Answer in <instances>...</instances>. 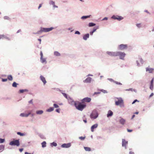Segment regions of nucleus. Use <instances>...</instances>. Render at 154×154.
I'll return each mask as SVG.
<instances>
[{
    "mask_svg": "<svg viewBox=\"0 0 154 154\" xmlns=\"http://www.w3.org/2000/svg\"><path fill=\"white\" fill-rule=\"evenodd\" d=\"M119 105H120V106L121 107H124V104L123 103H122L120 104Z\"/></svg>",
    "mask_w": 154,
    "mask_h": 154,
    "instance_id": "58",
    "label": "nucleus"
},
{
    "mask_svg": "<svg viewBox=\"0 0 154 154\" xmlns=\"http://www.w3.org/2000/svg\"><path fill=\"white\" fill-rule=\"evenodd\" d=\"M99 114L98 111L96 109L93 110L90 115L91 119H95L98 116Z\"/></svg>",
    "mask_w": 154,
    "mask_h": 154,
    "instance_id": "2",
    "label": "nucleus"
},
{
    "mask_svg": "<svg viewBox=\"0 0 154 154\" xmlns=\"http://www.w3.org/2000/svg\"><path fill=\"white\" fill-rule=\"evenodd\" d=\"M36 113L37 114L41 115L43 113V111L42 110H38L36 111Z\"/></svg>",
    "mask_w": 154,
    "mask_h": 154,
    "instance_id": "28",
    "label": "nucleus"
},
{
    "mask_svg": "<svg viewBox=\"0 0 154 154\" xmlns=\"http://www.w3.org/2000/svg\"><path fill=\"white\" fill-rule=\"evenodd\" d=\"M86 106V105L77 102L75 107L78 110L82 111Z\"/></svg>",
    "mask_w": 154,
    "mask_h": 154,
    "instance_id": "1",
    "label": "nucleus"
},
{
    "mask_svg": "<svg viewBox=\"0 0 154 154\" xmlns=\"http://www.w3.org/2000/svg\"><path fill=\"white\" fill-rule=\"evenodd\" d=\"M113 115V112L111 110H109L107 114V117L108 118L112 116Z\"/></svg>",
    "mask_w": 154,
    "mask_h": 154,
    "instance_id": "21",
    "label": "nucleus"
},
{
    "mask_svg": "<svg viewBox=\"0 0 154 154\" xmlns=\"http://www.w3.org/2000/svg\"><path fill=\"white\" fill-rule=\"evenodd\" d=\"M116 84L117 85H122V84L120 82H118L117 81H115V82Z\"/></svg>",
    "mask_w": 154,
    "mask_h": 154,
    "instance_id": "53",
    "label": "nucleus"
},
{
    "mask_svg": "<svg viewBox=\"0 0 154 154\" xmlns=\"http://www.w3.org/2000/svg\"><path fill=\"white\" fill-rule=\"evenodd\" d=\"M39 136L42 139H43L44 138V136L42 134H40L39 135Z\"/></svg>",
    "mask_w": 154,
    "mask_h": 154,
    "instance_id": "50",
    "label": "nucleus"
},
{
    "mask_svg": "<svg viewBox=\"0 0 154 154\" xmlns=\"http://www.w3.org/2000/svg\"><path fill=\"white\" fill-rule=\"evenodd\" d=\"M4 19L5 20H9L10 19V18L8 17L7 16H5V17H4Z\"/></svg>",
    "mask_w": 154,
    "mask_h": 154,
    "instance_id": "49",
    "label": "nucleus"
},
{
    "mask_svg": "<svg viewBox=\"0 0 154 154\" xmlns=\"http://www.w3.org/2000/svg\"><path fill=\"white\" fill-rule=\"evenodd\" d=\"M17 134L18 135H19L20 136H24L25 135V134L23 133H22L20 132H18L17 133Z\"/></svg>",
    "mask_w": 154,
    "mask_h": 154,
    "instance_id": "40",
    "label": "nucleus"
},
{
    "mask_svg": "<svg viewBox=\"0 0 154 154\" xmlns=\"http://www.w3.org/2000/svg\"><path fill=\"white\" fill-rule=\"evenodd\" d=\"M136 26L138 28H140L142 27L141 23H137L136 24Z\"/></svg>",
    "mask_w": 154,
    "mask_h": 154,
    "instance_id": "41",
    "label": "nucleus"
},
{
    "mask_svg": "<svg viewBox=\"0 0 154 154\" xmlns=\"http://www.w3.org/2000/svg\"><path fill=\"white\" fill-rule=\"evenodd\" d=\"M5 148V145H0V152L2 151Z\"/></svg>",
    "mask_w": 154,
    "mask_h": 154,
    "instance_id": "33",
    "label": "nucleus"
},
{
    "mask_svg": "<svg viewBox=\"0 0 154 154\" xmlns=\"http://www.w3.org/2000/svg\"><path fill=\"white\" fill-rule=\"evenodd\" d=\"M53 106L54 108H57L59 107V106L58 105L55 103H54L53 104Z\"/></svg>",
    "mask_w": 154,
    "mask_h": 154,
    "instance_id": "46",
    "label": "nucleus"
},
{
    "mask_svg": "<svg viewBox=\"0 0 154 154\" xmlns=\"http://www.w3.org/2000/svg\"><path fill=\"white\" fill-rule=\"evenodd\" d=\"M85 138V137H79V138L81 140H84Z\"/></svg>",
    "mask_w": 154,
    "mask_h": 154,
    "instance_id": "47",
    "label": "nucleus"
},
{
    "mask_svg": "<svg viewBox=\"0 0 154 154\" xmlns=\"http://www.w3.org/2000/svg\"><path fill=\"white\" fill-rule=\"evenodd\" d=\"M51 146H57V144L56 143L53 142L51 143Z\"/></svg>",
    "mask_w": 154,
    "mask_h": 154,
    "instance_id": "39",
    "label": "nucleus"
},
{
    "mask_svg": "<svg viewBox=\"0 0 154 154\" xmlns=\"http://www.w3.org/2000/svg\"><path fill=\"white\" fill-rule=\"evenodd\" d=\"M7 79H2V81L3 82H5L7 81Z\"/></svg>",
    "mask_w": 154,
    "mask_h": 154,
    "instance_id": "55",
    "label": "nucleus"
},
{
    "mask_svg": "<svg viewBox=\"0 0 154 154\" xmlns=\"http://www.w3.org/2000/svg\"><path fill=\"white\" fill-rule=\"evenodd\" d=\"M49 4L50 5L53 6V8L54 9L55 8H58V6L55 5V2L54 1L52 0H50L49 1Z\"/></svg>",
    "mask_w": 154,
    "mask_h": 154,
    "instance_id": "12",
    "label": "nucleus"
},
{
    "mask_svg": "<svg viewBox=\"0 0 154 154\" xmlns=\"http://www.w3.org/2000/svg\"><path fill=\"white\" fill-rule=\"evenodd\" d=\"M83 121L85 123H86L87 122V119L86 118L85 119H83Z\"/></svg>",
    "mask_w": 154,
    "mask_h": 154,
    "instance_id": "64",
    "label": "nucleus"
},
{
    "mask_svg": "<svg viewBox=\"0 0 154 154\" xmlns=\"http://www.w3.org/2000/svg\"><path fill=\"white\" fill-rule=\"evenodd\" d=\"M7 79L9 81H12L13 79V78L12 75H8Z\"/></svg>",
    "mask_w": 154,
    "mask_h": 154,
    "instance_id": "32",
    "label": "nucleus"
},
{
    "mask_svg": "<svg viewBox=\"0 0 154 154\" xmlns=\"http://www.w3.org/2000/svg\"><path fill=\"white\" fill-rule=\"evenodd\" d=\"M106 54L111 57H116L117 51H107L106 52Z\"/></svg>",
    "mask_w": 154,
    "mask_h": 154,
    "instance_id": "8",
    "label": "nucleus"
},
{
    "mask_svg": "<svg viewBox=\"0 0 154 154\" xmlns=\"http://www.w3.org/2000/svg\"><path fill=\"white\" fill-rule=\"evenodd\" d=\"M96 25V24L92 22L89 23L88 26L89 27H93Z\"/></svg>",
    "mask_w": 154,
    "mask_h": 154,
    "instance_id": "29",
    "label": "nucleus"
},
{
    "mask_svg": "<svg viewBox=\"0 0 154 154\" xmlns=\"http://www.w3.org/2000/svg\"><path fill=\"white\" fill-rule=\"evenodd\" d=\"M41 144L42 145V147L44 148L46 146V143L45 141H44Z\"/></svg>",
    "mask_w": 154,
    "mask_h": 154,
    "instance_id": "35",
    "label": "nucleus"
},
{
    "mask_svg": "<svg viewBox=\"0 0 154 154\" xmlns=\"http://www.w3.org/2000/svg\"><path fill=\"white\" fill-rule=\"evenodd\" d=\"M61 93L63 95V96L66 99H69V97L68 98V97L67 95L66 94L64 93H63V92H62Z\"/></svg>",
    "mask_w": 154,
    "mask_h": 154,
    "instance_id": "43",
    "label": "nucleus"
},
{
    "mask_svg": "<svg viewBox=\"0 0 154 154\" xmlns=\"http://www.w3.org/2000/svg\"><path fill=\"white\" fill-rule=\"evenodd\" d=\"M140 62L142 63L143 64V60L142 59V58H141L140 59Z\"/></svg>",
    "mask_w": 154,
    "mask_h": 154,
    "instance_id": "63",
    "label": "nucleus"
},
{
    "mask_svg": "<svg viewBox=\"0 0 154 154\" xmlns=\"http://www.w3.org/2000/svg\"><path fill=\"white\" fill-rule=\"evenodd\" d=\"M71 146V143H64L63 144L61 145V147L62 148H69Z\"/></svg>",
    "mask_w": 154,
    "mask_h": 154,
    "instance_id": "11",
    "label": "nucleus"
},
{
    "mask_svg": "<svg viewBox=\"0 0 154 154\" xmlns=\"http://www.w3.org/2000/svg\"><path fill=\"white\" fill-rule=\"evenodd\" d=\"M54 110V108L53 107H50L49 108L46 110L47 112H50Z\"/></svg>",
    "mask_w": 154,
    "mask_h": 154,
    "instance_id": "30",
    "label": "nucleus"
},
{
    "mask_svg": "<svg viewBox=\"0 0 154 154\" xmlns=\"http://www.w3.org/2000/svg\"><path fill=\"white\" fill-rule=\"evenodd\" d=\"M154 79L153 78L152 79L150 82V84H153Z\"/></svg>",
    "mask_w": 154,
    "mask_h": 154,
    "instance_id": "62",
    "label": "nucleus"
},
{
    "mask_svg": "<svg viewBox=\"0 0 154 154\" xmlns=\"http://www.w3.org/2000/svg\"><path fill=\"white\" fill-rule=\"evenodd\" d=\"M100 93V92H95L93 94V95H95L96 94H99Z\"/></svg>",
    "mask_w": 154,
    "mask_h": 154,
    "instance_id": "54",
    "label": "nucleus"
},
{
    "mask_svg": "<svg viewBox=\"0 0 154 154\" xmlns=\"http://www.w3.org/2000/svg\"><path fill=\"white\" fill-rule=\"evenodd\" d=\"M54 55L56 57H59L61 56V54L58 51H55L54 52Z\"/></svg>",
    "mask_w": 154,
    "mask_h": 154,
    "instance_id": "27",
    "label": "nucleus"
},
{
    "mask_svg": "<svg viewBox=\"0 0 154 154\" xmlns=\"http://www.w3.org/2000/svg\"><path fill=\"white\" fill-rule=\"evenodd\" d=\"M40 79L43 82L44 85H45L47 83L45 78L42 75H41L40 76Z\"/></svg>",
    "mask_w": 154,
    "mask_h": 154,
    "instance_id": "17",
    "label": "nucleus"
},
{
    "mask_svg": "<svg viewBox=\"0 0 154 154\" xmlns=\"http://www.w3.org/2000/svg\"><path fill=\"white\" fill-rule=\"evenodd\" d=\"M40 60L41 62L42 63L46 64L47 63L46 59L45 58L42 57V58H40Z\"/></svg>",
    "mask_w": 154,
    "mask_h": 154,
    "instance_id": "24",
    "label": "nucleus"
},
{
    "mask_svg": "<svg viewBox=\"0 0 154 154\" xmlns=\"http://www.w3.org/2000/svg\"><path fill=\"white\" fill-rule=\"evenodd\" d=\"M111 18L114 20H117L119 21L121 20L124 19L123 17L118 15H113L111 17Z\"/></svg>",
    "mask_w": 154,
    "mask_h": 154,
    "instance_id": "6",
    "label": "nucleus"
},
{
    "mask_svg": "<svg viewBox=\"0 0 154 154\" xmlns=\"http://www.w3.org/2000/svg\"><path fill=\"white\" fill-rule=\"evenodd\" d=\"M98 90L102 92L104 94L107 93H108V92L106 90H104L103 89H99Z\"/></svg>",
    "mask_w": 154,
    "mask_h": 154,
    "instance_id": "42",
    "label": "nucleus"
},
{
    "mask_svg": "<svg viewBox=\"0 0 154 154\" xmlns=\"http://www.w3.org/2000/svg\"><path fill=\"white\" fill-rule=\"evenodd\" d=\"M44 32L43 29V27H41L40 28V30L37 32H33V33L34 34H40L42 32Z\"/></svg>",
    "mask_w": 154,
    "mask_h": 154,
    "instance_id": "20",
    "label": "nucleus"
},
{
    "mask_svg": "<svg viewBox=\"0 0 154 154\" xmlns=\"http://www.w3.org/2000/svg\"><path fill=\"white\" fill-rule=\"evenodd\" d=\"M91 99L90 97H86L84 98L82 100V102H89L91 101Z\"/></svg>",
    "mask_w": 154,
    "mask_h": 154,
    "instance_id": "14",
    "label": "nucleus"
},
{
    "mask_svg": "<svg viewBox=\"0 0 154 154\" xmlns=\"http://www.w3.org/2000/svg\"><path fill=\"white\" fill-rule=\"evenodd\" d=\"M68 102L69 104L71 105H74L75 106L76 105L78 101H75L69 97Z\"/></svg>",
    "mask_w": 154,
    "mask_h": 154,
    "instance_id": "7",
    "label": "nucleus"
},
{
    "mask_svg": "<svg viewBox=\"0 0 154 154\" xmlns=\"http://www.w3.org/2000/svg\"><path fill=\"white\" fill-rule=\"evenodd\" d=\"M136 63L137 64V66H140V63H139V62L138 60H136Z\"/></svg>",
    "mask_w": 154,
    "mask_h": 154,
    "instance_id": "57",
    "label": "nucleus"
},
{
    "mask_svg": "<svg viewBox=\"0 0 154 154\" xmlns=\"http://www.w3.org/2000/svg\"><path fill=\"white\" fill-rule=\"evenodd\" d=\"M126 54L124 52L122 51H117L116 57L119 56L120 59L124 60Z\"/></svg>",
    "mask_w": 154,
    "mask_h": 154,
    "instance_id": "3",
    "label": "nucleus"
},
{
    "mask_svg": "<svg viewBox=\"0 0 154 154\" xmlns=\"http://www.w3.org/2000/svg\"><path fill=\"white\" fill-rule=\"evenodd\" d=\"M40 55L41 56L40 58H42V57H43V54L42 51H41L40 52Z\"/></svg>",
    "mask_w": 154,
    "mask_h": 154,
    "instance_id": "52",
    "label": "nucleus"
},
{
    "mask_svg": "<svg viewBox=\"0 0 154 154\" xmlns=\"http://www.w3.org/2000/svg\"><path fill=\"white\" fill-rule=\"evenodd\" d=\"M5 141V139L0 138V143H4Z\"/></svg>",
    "mask_w": 154,
    "mask_h": 154,
    "instance_id": "45",
    "label": "nucleus"
},
{
    "mask_svg": "<svg viewBox=\"0 0 154 154\" xmlns=\"http://www.w3.org/2000/svg\"><path fill=\"white\" fill-rule=\"evenodd\" d=\"M91 16V15L83 16L81 18L82 20H84L85 19L90 17Z\"/></svg>",
    "mask_w": 154,
    "mask_h": 154,
    "instance_id": "25",
    "label": "nucleus"
},
{
    "mask_svg": "<svg viewBox=\"0 0 154 154\" xmlns=\"http://www.w3.org/2000/svg\"><path fill=\"white\" fill-rule=\"evenodd\" d=\"M89 33L86 34L83 36V38L85 40H86L89 38Z\"/></svg>",
    "mask_w": 154,
    "mask_h": 154,
    "instance_id": "22",
    "label": "nucleus"
},
{
    "mask_svg": "<svg viewBox=\"0 0 154 154\" xmlns=\"http://www.w3.org/2000/svg\"><path fill=\"white\" fill-rule=\"evenodd\" d=\"M56 111L58 112L59 113L60 112V109H57L55 110Z\"/></svg>",
    "mask_w": 154,
    "mask_h": 154,
    "instance_id": "59",
    "label": "nucleus"
},
{
    "mask_svg": "<svg viewBox=\"0 0 154 154\" xmlns=\"http://www.w3.org/2000/svg\"><path fill=\"white\" fill-rule=\"evenodd\" d=\"M18 85V84L16 82H14L12 84V86L16 88L17 87V86Z\"/></svg>",
    "mask_w": 154,
    "mask_h": 154,
    "instance_id": "38",
    "label": "nucleus"
},
{
    "mask_svg": "<svg viewBox=\"0 0 154 154\" xmlns=\"http://www.w3.org/2000/svg\"><path fill=\"white\" fill-rule=\"evenodd\" d=\"M84 149L87 151H90L91 150V148L89 147H84Z\"/></svg>",
    "mask_w": 154,
    "mask_h": 154,
    "instance_id": "36",
    "label": "nucleus"
},
{
    "mask_svg": "<svg viewBox=\"0 0 154 154\" xmlns=\"http://www.w3.org/2000/svg\"><path fill=\"white\" fill-rule=\"evenodd\" d=\"M31 114V112H29L28 114H26L24 113H21L20 114V116L22 117H27L29 116V115Z\"/></svg>",
    "mask_w": 154,
    "mask_h": 154,
    "instance_id": "18",
    "label": "nucleus"
},
{
    "mask_svg": "<svg viewBox=\"0 0 154 154\" xmlns=\"http://www.w3.org/2000/svg\"><path fill=\"white\" fill-rule=\"evenodd\" d=\"M107 79L111 82H115V81L111 78H108Z\"/></svg>",
    "mask_w": 154,
    "mask_h": 154,
    "instance_id": "48",
    "label": "nucleus"
},
{
    "mask_svg": "<svg viewBox=\"0 0 154 154\" xmlns=\"http://www.w3.org/2000/svg\"><path fill=\"white\" fill-rule=\"evenodd\" d=\"M128 141H126L125 139H122V146L123 147H124L125 149H126L127 148L126 146L128 145Z\"/></svg>",
    "mask_w": 154,
    "mask_h": 154,
    "instance_id": "13",
    "label": "nucleus"
},
{
    "mask_svg": "<svg viewBox=\"0 0 154 154\" xmlns=\"http://www.w3.org/2000/svg\"><path fill=\"white\" fill-rule=\"evenodd\" d=\"M139 102V101L138 100H137V99H136L135 100H134L133 102L132 103V104H134L135 102Z\"/></svg>",
    "mask_w": 154,
    "mask_h": 154,
    "instance_id": "56",
    "label": "nucleus"
},
{
    "mask_svg": "<svg viewBox=\"0 0 154 154\" xmlns=\"http://www.w3.org/2000/svg\"><path fill=\"white\" fill-rule=\"evenodd\" d=\"M117 99H118V100L117 101H116L115 102V104L116 105L118 106L120 104L123 103V100L122 98H117Z\"/></svg>",
    "mask_w": 154,
    "mask_h": 154,
    "instance_id": "10",
    "label": "nucleus"
},
{
    "mask_svg": "<svg viewBox=\"0 0 154 154\" xmlns=\"http://www.w3.org/2000/svg\"><path fill=\"white\" fill-rule=\"evenodd\" d=\"M29 90L27 89H20L19 91V93H23L24 92H27Z\"/></svg>",
    "mask_w": 154,
    "mask_h": 154,
    "instance_id": "26",
    "label": "nucleus"
},
{
    "mask_svg": "<svg viewBox=\"0 0 154 154\" xmlns=\"http://www.w3.org/2000/svg\"><path fill=\"white\" fill-rule=\"evenodd\" d=\"M75 34H76L80 35V33L79 31H75Z\"/></svg>",
    "mask_w": 154,
    "mask_h": 154,
    "instance_id": "51",
    "label": "nucleus"
},
{
    "mask_svg": "<svg viewBox=\"0 0 154 154\" xmlns=\"http://www.w3.org/2000/svg\"><path fill=\"white\" fill-rule=\"evenodd\" d=\"M108 19V17H105L104 18L102 19V21L104 20H107Z\"/></svg>",
    "mask_w": 154,
    "mask_h": 154,
    "instance_id": "61",
    "label": "nucleus"
},
{
    "mask_svg": "<svg viewBox=\"0 0 154 154\" xmlns=\"http://www.w3.org/2000/svg\"><path fill=\"white\" fill-rule=\"evenodd\" d=\"M126 91H134L135 92H136V90L135 89H133L132 88H130L128 89H127L125 90Z\"/></svg>",
    "mask_w": 154,
    "mask_h": 154,
    "instance_id": "37",
    "label": "nucleus"
},
{
    "mask_svg": "<svg viewBox=\"0 0 154 154\" xmlns=\"http://www.w3.org/2000/svg\"><path fill=\"white\" fill-rule=\"evenodd\" d=\"M92 78L90 77H87L85 80L83 81L84 83H90L91 82Z\"/></svg>",
    "mask_w": 154,
    "mask_h": 154,
    "instance_id": "15",
    "label": "nucleus"
},
{
    "mask_svg": "<svg viewBox=\"0 0 154 154\" xmlns=\"http://www.w3.org/2000/svg\"><path fill=\"white\" fill-rule=\"evenodd\" d=\"M149 88L151 90H152L153 89V84H150L149 87Z\"/></svg>",
    "mask_w": 154,
    "mask_h": 154,
    "instance_id": "44",
    "label": "nucleus"
},
{
    "mask_svg": "<svg viewBox=\"0 0 154 154\" xmlns=\"http://www.w3.org/2000/svg\"><path fill=\"white\" fill-rule=\"evenodd\" d=\"M128 48V45L127 44H122L119 45L117 49L119 50L122 51Z\"/></svg>",
    "mask_w": 154,
    "mask_h": 154,
    "instance_id": "5",
    "label": "nucleus"
},
{
    "mask_svg": "<svg viewBox=\"0 0 154 154\" xmlns=\"http://www.w3.org/2000/svg\"><path fill=\"white\" fill-rule=\"evenodd\" d=\"M33 99H32L31 100H30L29 101V103L30 104H33V102H32Z\"/></svg>",
    "mask_w": 154,
    "mask_h": 154,
    "instance_id": "60",
    "label": "nucleus"
},
{
    "mask_svg": "<svg viewBox=\"0 0 154 154\" xmlns=\"http://www.w3.org/2000/svg\"><path fill=\"white\" fill-rule=\"evenodd\" d=\"M98 124H96L93 125L91 128V131L92 132H93L94 131V129L96 128L98 126Z\"/></svg>",
    "mask_w": 154,
    "mask_h": 154,
    "instance_id": "23",
    "label": "nucleus"
},
{
    "mask_svg": "<svg viewBox=\"0 0 154 154\" xmlns=\"http://www.w3.org/2000/svg\"><path fill=\"white\" fill-rule=\"evenodd\" d=\"M96 30V29H95V28H94L92 31H90V35H93L94 32H95Z\"/></svg>",
    "mask_w": 154,
    "mask_h": 154,
    "instance_id": "34",
    "label": "nucleus"
},
{
    "mask_svg": "<svg viewBox=\"0 0 154 154\" xmlns=\"http://www.w3.org/2000/svg\"><path fill=\"white\" fill-rule=\"evenodd\" d=\"M120 118L119 120L120 123L122 125H124L126 122L125 120L122 117H120Z\"/></svg>",
    "mask_w": 154,
    "mask_h": 154,
    "instance_id": "19",
    "label": "nucleus"
},
{
    "mask_svg": "<svg viewBox=\"0 0 154 154\" xmlns=\"http://www.w3.org/2000/svg\"><path fill=\"white\" fill-rule=\"evenodd\" d=\"M2 39L5 38L8 40H10V39L9 38L7 37L6 35H2Z\"/></svg>",
    "mask_w": 154,
    "mask_h": 154,
    "instance_id": "31",
    "label": "nucleus"
},
{
    "mask_svg": "<svg viewBox=\"0 0 154 154\" xmlns=\"http://www.w3.org/2000/svg\"><path fill=\"white\" fill-rule=\"evenodd\" d=\"M9 144L11 146H19L20 145L19 139L15 140L13 139V140L10 142Z\"/></svg>",
    "mask_w": 154,
    "mask_h": 154,
    "instance_id": "4",
    "label": "nucleus"
},
{
    "mask_svg": "<svg viewBox=\"0 0 154 154\" xmlns=\"http://www.w3.org/2000/svg\"><path fill=\"white\" fill-rule=\"evenodd\" d=\"M54 28L53 27H51L50 28H44L43 27V29L44 32H47L52 31Z\"/></svg>",
    "mask_w": 154,
    "mask_h": 154,
    "instance_id": "9",
    "label": "nucleus"
},
{
    "mask_svg": "<svg viewBox=\"0 0 154 154\" xmlns=\"http://www.w3.org/2000/svg\"><path fill=\"white\" fill-rule=\"evenodd\" d=\"M146 71L148 72L149 73H152L154 70V68H150L149 67L146 68Z\"/></svg>",
    "mask_w": 154,
    "mask_h": 154,
    "instance_id": "16",
    "label": "nucleus"
}]
</instances>
